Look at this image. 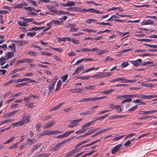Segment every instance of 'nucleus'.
Segmentation results:
<instances>
[{
    "label": "nucleus",
    "mask_w": 157,
    "mask_h": 157,
    "mask_svg": "<svg viewBox=\"0 0 157 157\" xmlns=\"http://www.w3.org/2000/svg\"><path fill=\"white\" fill-rule=\"evenodd\" d=\"M28 54L33 56H36L37 55V53L36 52L32 51H29L28 52Z\"/></svg>",
    "instance_id": "obj_33"
},
{
    "label": "nucleus",
    "mask_w": 157,
    "mask_h": 157,
    "mask_svg": "<svg viewBox=\"0 0 157 157\" xmlns=\"http://www.w3.org/2000/svg\"><path fill=\"white\" fill-rule=\"evenodd\" d=\"M67 6H74L75 5V3L73 1H69L67 3Z\"/></svg>",
    "instance_id": "obj_32"
},
{
    "label": "nucleus",
    "mask_w": 157,
    "mask_h": 157,
    "mask_svg": "<svg viewBox=\"0 0 157 157\" xmlns=\"http://www.w3.org/2000/svg\"><path fill=\"white\" fill-rule=\"evenodd\" d=\"M57 79H56L55 78L52 80V83L50 85H49L48 89L50 92L53 90L54 89V86L56 84Z\"/></svg>",
    "instance_id": "obj_9"
},
{
    "label": "nucleus",
    "mask_w": 157,
    "mask_h": 157,
    "mask_svg": "<svg viewBox=\"0 0 157 157\" xmlns=\"http://www.w3.org/2000/svg\"><path fill=\"white\" fill-rule=\"evenodd\" d=\"M137 40L139 41H145L146 42H149L152 41V40L151 39H137Z\"/></svg>",
    "instance_id": "obj_31"
},
{
    "label": "nucleus",
    "mask_w": 157,
    "mask_h": 157,
    "mask_svg": "<svg viewBox=\"0 0 157 157\" xmlns=\"http://www.w3.org/2000/svg\"><path fill=\"white\" fill-rule=\"evenodd\" d=\"M7 60L6 58L4 57H2L0 58V64L1 65L4 64L5 63V61Z\"/></svg>",
    "instance_id": "obj_26"
},
{
    "label": "nucleus",
    "mask_w": 157,
    "mask_h": 157,
    "mask_svg": "<svg viewBox=\"0 0 157 157\" xmlns=\"http://www.w3.org/2000/svg\"><path fill=\"white\" fill-rule=\"evenodd\" d=\"M63 42H66V41H71V38L70 37H63Z\"/></svg>",
    "instance_id": "obj_56"
},
{
    "label": "nucleus",
    "mask_w": 157,
    "mask_h": 157,
    "mask_svg": "<svg viewBox=\"0 0 157 157\" xmlns=\"http://www.w3.org/2000/svg\"><path fill=\"white\" fill-rule=\"evenodd\" d=\"M41 124L40 123L37 122L35 125V127L36 128V130L38 132H39L40 131V128L41 127Z\"/></svg>",
    "instance_id": "obj_21"
},
{
    "label": "nucleus",
    "mask_w": 157,
    "mask_h": 157,
    "mask_svg": "<svg viewBox=\"0 0 157 157\" xmlns=\"http://www.w3.org/2000/svg\"><path fill=\"white\" fill-rule=\"evenodd\" d=\"M25 105L27 106L29 108H31L33 107V104L32 103H29L26 104Z\"/></svg>",
    "instance_id": "obj_57"
},
{
    "label": "nucleus",
    "mask_w": 157,
    "mask_h": 157,
    "mask_svg": "<svg viewBox=\"0 0 157 157\" xmlns=\"http://www.w3.org/2000/svg\"><path fill=\"white\" fill-rule=\"evenodd\" d=\"M79 150L78 149H73L72 150L67 153L65 155V157H70L73 154L76 153L77 152H79Z\"/></svg>",
    "instance_id": "obj_5"
},
{
    "label": "nucleus",
    "mask_w": 157,
    "mask_h": 157,
    "mask_svg": "<svg viewBox=\"0 0 157 157\" xmlns=\"http://www.w3.org/2000/svg\"><path fill=\"white\" fill-rule=\"evenodd\" d=\"M114 91V89H110L109 90H105L102 92V93H105L106 94H109L112 92H113Z\"/></svg>",
    "instance_id": "obj_37"
},
{
    "label": "nucleus",
    "mask_w": 157,
    "mask_h": 157,
    "mask_svg": "<svg viewBox=\"0 0 157 157\" xmlns=\"http://www.w3.org/2000/svg\"><path fill=\"white\" fill-rule=\"evenodd\" d=\"M56 124V121L54 120L51 121L45 124L44 126V128L47 129L52 127Z\"/></svg>",
    "instance_id": "obj_4"
},
{
    "label": "nucleus",
    "mask_w": 157,
    "mask_h": 157,
    "mask_svg": "<svg viewBox=\"0 0 157 157\" xmlns=\"http://www.w3.org/2000/svg\"><path fill=\"white\" fill-rule=\"evenodd\" d=\"M27 85V83L26 82H24L22 83H19L17 84H16L15 86V87H18L21 86H23L24 85Z\"/></svg>",
    "instance_id": "obj_34"
},
{
    "label": "nucleus",
    "mask_w": 157,
    "mask_h": 157,
    "mask_svg": "<svg viewBox=\"0 0 157 157\" xmlns=\"http://www.w3.org/2000/svg\"><path fill=\"white\" fill-rule=\"evenodd\" d=\"M96 87V85L89 86H86L85 87V89L87 90H91L95 89Z\"/></svg>",
    "instance_id": "obj_22"
},
{
    "label": "nucleus",
    "mask_w": 157,
    "mask_h": 157,
    "mask_svg": "<svg viewBox=\"0 0 157 157\" xmlns=\"http://www.w3.org/2000/svg\"><path fill=\"white\" fill-rule=\"evenodd\" d=\"M29 1V2L32 4L34 6H37V4L36 2L34 1L33 0H28Z\"/></svg>",
    "instance_id": "obj_64"
},
{
    "label": "nucleus",
    "mask_w": 157,
    "mask_h": 157,
    "mask_svg": "<svg viewBox=\"0 0 157 157\" xmlns=\"http://www.w3.org/2000/svg\"><path fill=\"white\" fill-rule=\"evenodd\" d=\"M96 21V20L95 19H90L86 20V22L87 23L90 24L92 22H95Z\"/></svg>",
    "instance_id": "obj_47"
},
{
    "label": "nucleus",
    "mask_w": 157,
    "mask_h": 157,
    "mask_svg": "<svg viewBox=\"0 0 157 157\" xmlns=\"http://www.w3.org/2000/svg\"><path fill=\"white\" fill-rule=\"evenodd\" d=\"M41 144H42L41 143L37 144L34 146L33 148L35 150H37L41 146Z\"/></svg>",
    "instance_id": "obj_53"
},
{
    "label": "nucleus",
    "mask_w": 157,
    "mask_h": 157,
    "mask_svg": "<svg viewBox=\"0 0 157 157\" xmlns=\"http://www.w3.org/2000/svg\"><path fill=\"white\" fill-rule=\"evenodd\" d=\"M102 74H104V77H106L108 76H111V75H112V74L111 72L109 73L107 72L105 73H102Z\"/></svg>",
    "instance_id": "obj_60"
},
{
    "label": "nucleus",
    "mask_w": 157,
    "mask_h": 157,
    "mask_svg": "<svg viewBox=\"0 0 157 157\" xmlns=\"http://www.w3.org/2000/svg\"><path fill=\"white\" fill-rule=\"evenodd\" d=\"M93 10V8H91L90 9H86V8H84L83 9V10H80V11H83L84 12H87L89 11H90L91 12H92V11Z\"/></svg>",
    "instance_id": "obj_46"
},
{
    "label": "nucleus",
    "mask_w": 157,
    "mask_h": 157,
    "mask_svg": "<svg viewBox=\"0 0 157 157\" xmlns=\"http://www.w3.org/2000/svg\"><path fill=\"white\" fill-rule=\"evenodd\" d=\"M82 120V119H80L76 120L71 121H70L71 124L70 125H68V127L71 128H73L78 125L77 123L81 121Z\"/></svg>",
    "instance_id": "obj_3"
},
{
    "label": "nucleus",
    "mask_w": 157,
    "mask_h": 157,
    "mask_svg": "<svg viewBox=\"0 0 157 157\" xmlns=\"http://www.w3.org/2000/svg\"><path fill=\"white\" fill-rule=\"evenodd\" d=\"M83 30L85 31V32L88 33H90V32H96V30H93L92 29H86L85 30Z\"/></svg>",
    "instance_id": "obj_58"
},
{
    "label": "nucleus",
    "mask_w": 157,
    "mask_h": 157,
    "mask_svg": "<svg viewBox=\"0 0 157 157\" xmlns=\"http://www.w3.org/2000/svg\"><path fill=\"white\" fill-rule=\"evenodd\" d=\"M51 48L52 50L56 51L57 52H58L59 53H61L63 51L62 49L61 48H56L53 47H52Z\"/></svg>",
    "instance_id": "obj_43"
},
{
    "label": "nucleus",
    "mask_w": 157,
    "mask_h": 157,
    "mask_svg": "<svg viewBox=\"0 0 157 157\" xmlns=\"http://www.w3.org/2000/svg\"><path fill=\"white\" fill-rule=\"evenodd\" d=\"M116 109H117V111L118 113H121L122 112V109L120 106L117 105L116 106Z\"/></svg>",
    "instance_id": "obj_55"
},
{
    "label": "nucleus",
    "mask_w": 157,
    "mask_h": 157,
    "mask_svg": "<svg viewBox=\"0 0 157 157\" xmlns=\"http://www.w3.org/2000/svg\"><path fill=\"white\" fill-rule=\"evenodd\" d=\"M64 104V103L63 102H62L60 104H59V105H57L55 106V107L51 109L50 110L51 111H52L58 109H59V108H60L61 105H63Z\"/></svg>",
    "instance_id": "obj_24"
},
{
    "label": "nucleus",
    "mask_w": 157,
    "mask_h": 157,
    "mask_svg": "<svg viewBox=\"0 0 157 157\" xmlns=\"http://www.w3.org/2000/svg\"><path fill=\"white\" fill-rule=\"evenodd\" d=\"M19 144V142H17L15 144H13L12 146H10L9 147V149H15L17 147L18 145Z\"/></svg>",
    "instance_id": "obj_29"
},
{
    "label": "nucleus",
    "mask_w": 157,
    "mask_h": 157,
    "mask_svg": "<svg viewBox=\"0 0 157 157\" xmlns=\"http://www.w3.org/2000/svg\"><path fill=\"white\" fill-rule=\"evenodd\" d=\"M157 112V110H152L147 111H140L139 112L140 114L145 115Z\"/></svg>",
    "instance_id": "obj_14"
},
{
    "label": "nucleus",
    "mask_w": 157,
    "mask_h": 157,
    "mask_svg": "<svg viewBox=\"0 0 157 157\" xmlns=\"http://www.w3.org/2000/svg\"><path fill=\"white\" fill-rule=\"evenodd\" d=\"M137 107H138V105H135V106H133V107H131V108L129 109L128 110V111H134V110H135V109H136L137 108Z\"/></svg>",
    "instance_id": "obj_50"
},
{
    "label": "nucleus",
    "mask_w": 157,
    "mask_h": 157,
    "mask_svg": "<svg viewBox=\"0 0 157 157\" xmlns=\"http://www.w3.org/2000/svg\"><path fill=\"white\" fill-rule=\"evenodd\" d=\"M27 141V143H26V144H28L30 145H31L32 144L36 142V141L34 139H30L29 138H28Z\"/></svg>",
    "instance_id": "obj_17"
},
{
    "label": "nucleus",
    "mask_w": 157,
    "mask_h": 157,
    "mask_svg": "<svg viewBox=\"0 0 157 157\" xmlns=\"http://www.w3.org/2000/svg\"><path fill=\"white\" fill-rule=\"evenodd\" d=\"M154 24V21L151 20H144L141 23L142 25H153Z\"/></svg>",
    "instance_id": "obj_11"
},
{
    "label": "nucleus",
    "mask_w": 157,
    "mask_h": 157,
    "mask_svg": "<svg viewBox=\"0 0 157 157\" xmlns=\"http://www.w3.org/2000/svg\"><path fill=\"white\" fill-rule=\"evenodd\" d=\"M70 28V32H77L78 29V28H74V27H69Z\"/></svg>",
    "instance_id": "obj_45"
},
{
    "label": "nucleus",
    "mask_w": 157,
    "mask_h": 157,
    "mask_svg": "<svg viewBox=\"0 0 157 157\" xmlns=\"http://www.w3.org/2000/svg\"><path fill=\"white\" fill-rule=\"evenodd\" d=\"M44 134V135H51V131H49L48 130H46L43 131Z\"/></svg>",
    "instance_id": "obj_61"
},
{
    "label": "nucleus",
    "mask_w": 157,
    "mask_h": 157,
    "mask_svg": "<svg viewBox=\"0 0 157 157\" xmlns=\"http://www.w3.org/2000/svg\"><path fill=\"white\" fill-rule=\"evenodd\" d=\"M15 43L17 44V46H22L28 44V41L25 40L22 41H15Z\"/></svg>",
    "instance_id": "obj_12"
},
{
    "label": "nucleus",
    "mask_w": 157,
    "mask_h": 157,
    "mask_svg": "<svg viewBox=\"0 0 157 157\" xmlns=\"http://www.w3.org/2000/svg\"><path fill=\"white\" fill-rule=\"evenodd\" d=\"M119 81H121L122 82L132 83L136 81V80L133 79L129 80L126 79L125 78H118Z\"/></svg>",
    "instance_id": "obj_6"
},
{
    "label": "nucleus",
    "mask_w": 157,
    "mask_h": 157,
    "mask_svg": "<svg viewBox=\"0 0 157 157\" xmlns=\"http://www.w3.org/2000/svg\"><path fill=\"white\" fill-rule=\"evenodd\" d=\"M52 24H53L55 25H60L61 22L57 20H52L51 21Z\"/></svg>",
    "instance_id": "obj_23"
},
{
    "label": "nucleus",
    "mask_w": 157,
    "mask_h": 157,
    "mask_svg": "<svg viewBox=\"0 0 157 157\" xmlns=\"http://www.w3.org/2000/svg\"><path fill=\"white\" fill-rule=\"evenodd\" d=\"M51 155L50 153H45L44 154H41L38 155V156H39V157H41V156L43 155L45 157H47Z\"/></svg>",
    "instance_id": "obj_62"
},
{
    "label": "nucleus",
    "mask_w": 157,
    "mask_h": 157,
    "mask_svg": "<svg viewBox=\"0 0 157 157\" xmlns=\"http://www.w3.org/2000/svg\"><path fill=\"white\" fill-rule=\"evenodd\" d=\"M91 76V77H92L94 78H95L96 79H99L100 78L104 77V74H102V73H101L100 74H96Z\"/></svg>",
    "instance_id": "obj_18"
},
{
    "label": "nucleus",
    "mask_w": 157,
    "mask_h": 157,
    "mask_svg": "<svg viewBox=\"0 0 157 157\" xmlns=\"http://www.w3.org/2000/svg\"><path fill=\"white\" fill-rule=\"evenodd\" d=\"M18 24L20 26H27L28 25L25 22L19 21L18 22Z\"/></svg>",
    "instance_id": "obj_30"
},
{
    "label": "nucleus",
    "mask_w": 157,
    "mask_h": 157,
    "mask_svg": "<svg viewBox=\"0 0 157 157\" xmlns=\"http://www.w3.org/2000/svg\"><path fill=\"white\" fill-rule=\"evenodd\" d=\"M122 144H119L117 146H116L114 147L111 150V153L112 154H113L114 153L118 151L120 147H121Z\"/></svg>",
    "instance_id": "obj_13"
},
{
    "label": "nucleus",
    "mask_w": 157,
    "mask_h": 157,
    "mask_svg": "<svg viewBox=\"0 0 157 157\" xmlns=\"http://www.w3.org/2000/svg\"><path fill=\"white\" fill-rule=\"evenodd\" d=\"M94 121H90L88 123L83 125L82 126V129L84 130V131L85 132L87 130V128L89 127V126L94 124Z\"/></svg>",
    "instance_id": "obj_7"
},
{
    "label": "nucleus",
    "mask_w": 157,
    "mask_h": 157,
    "mask_svg": "<svg viewBox=\"0 0 157 157\" xmlns=\"http://www.w3.org/2000/svg\"><path fill=\"white\" fill-rule=\"evenodd\" d=\"M61 147V146L59 143L58 144L53 147V149L54 150V151H57Z\"/></svg>",
    "instance_id": "obj_39"
},
{
    "label": "nucleus",
    "mask_w": 157,
    "mask_h": 157,
    "mask_svg": "<svg viewBox=\"0 0 157 157\" xmlns=\"http://www.w3.org/2000/svg\"><path fill=\"white\" fill-rule=\"evenodd\" d=\"M9 48H10L13 52H15L16 51L15 45L14 43L12 44L9 46Z\"/></svg>",
    "instance_id": "obj_25"
},
{
    "label": "nucleus",
    "mask_w": 157,
    "mask_h": 157,
    "mask_svg": "<svg viewBox=\"0 0 157 157\" xmlns=\"http://www.w3.org/2000/svg\"><path fill=\"white\" fill-rule=\"evenodd\" d=\"M99 68V67H93L90 68H88L86 69L85 71H83L82 73H85L89 71H90L92 70H98Z\"/></svg>",
    "instance_id": "obj_27"
},
{
    "label": "nucleus",
    "mask_w": 157,
    "mask_h": 157,
    "mask_svg": "<svg viewBox=\"0 0 157 157\" xmlns=\"http://www.w3.org/2000/svg\"><path fill=\"white\" fill-rule=\"evenodd\" d=\"M84 69V66L82 65L78 67L77 68L75 69L74 73L73 74V76L76 74H78L79 72L83 70Z\"/></svg>",
    "instance_id": "obj_8"
},
{
    "label": "nucleus",
    "mask_w": 157,
    "mask_h": 157,
    "mask_svg": "<svg viewBox=\"0 0 157 157\" xmlns=\"http://www.w3.org/2000/svg\"><path fill=\"white\" fill-rule=\"evenodd\" d=\"M94 152V151H92L91 152L86 153L85 154V155H83L81 156V157H86V156H89V155H92Z\"/></svg>",
    "instance_id": "obj_54"
},
{
    "label": "nucleus",
    "mask_w": 157,
    "mask_h": 157,
    "mask_svg": "<svg viewBox=\"0 0 157 157\" xmlns=\"http://www.w3.org/2000/svg\"><path fill=\"white\" fill-rule=\"evenodd\" d=\"M12 121H13V120L11 119H8V120H5L4 121H1L0 123V125H1L3 124H6V123H7L10 122H12Z\"/></svg>",
    "instance_id": "obj_28"
},
{
    "label": "nucleus",
    "mask_w": 157,
    "mask_h": 157,
    "mask_svg": "<svg viewBox=\"0 0 157 157\" xmlns=\"http://www.w3.org/2000/svg\"><path fill=\"white\" fill-rule=\"evenodd\" d=\"M30 117L29 115H27L23 117L21 120L19 121L20 124L22 126L25 124H27L30 122Z\"/></svg>",
    "instance_id": "obj_2"
},
{
    "label": "nucleus",
    "mask_w": 157,
    "mask_h": 157,
    "mask_svg": "<svg viewBox=\"0 0 157 157\" xmlns=\"http://www.w3.org/2000/svg\"><path fill=\"white\" fill-rule=\"evenodd\" d=\"M58 10H51L50 11L49 13L51 15H54L55 13L56 14H58Z\"/></svg>",
    "instance_id": "obj_44"
},
{
    "label": "nucleus",
    "mask_w": 157,
    "mask_h": 157,
    "mask_svg": "<svg viewBox=\"0 0 157 157\" xmlns=\"http://www.w3.org/2000/svg\"><path fill=\"white\" fill-rule=\"evenodd\" d=\"M62 83V82L60 80H59L58 81V83H57V87L55 90L56 91L57 90L60 89Z\"/></svg>",
    "instance_id": "obj_36"
},
{
    "label": "nucleus",
    "mask_w": 157,
    "mask_h": 157,
    "mask_svg": "<svg viewBox=\"0 0 157 157\" xmlns=\"http://www.w3.org/2000/svg\"><path fill=\"white\" fill-rule=\"evenodd\" d=\"M129 65V63L127 61H124L121 64V66L123 68Z\"/></svg>",
    "instance_id": "obj_35"
},
{
    "label": "nucleus",
    "mask_w": 157,
    "mask_h": 157,
    "mask_svg": "<svg viewBox=\"0 0 157 157\" xmlns=\"http://www.w3.org/2000/svg\"><path fill=\"white\" fill-rule=\"evenodd\" d=\"M41 54L42 55H46L48 56H51L52 55L51 53L45 52H42Z\"/></svg>",
    "instance_id": "obj_48"
},
{
    "label": "nucleus",
    "mask_w": 157,
    "mask_h": 157,
    "mask_svg": "<svg viewBox=\"0 0 157 157\" xmlns=\"http://www.w3.org/2000/svg\"><path fill=\"white\" fill-rule=\"evenodd\" d=\"M132 100V98L126 99L122 101V103H124L125 102H130Z\"/></svg>",
    "instance_id": "obj_63"
},
{
    "label": "nucleus",
    "mask_w": 157,
    "mask_h": 157,
    "mask_svg": "<svg viewBox=\"0 0 157 157\" xmlns=\"http://www.w3.org/2000/svg\"><path fill=\"white\" fill-rule=\"evenodd\" d=\"M14 54L13 52H8L6 55V57H5L7 60L11 58L13 56Z\"/></svg>",
    "instance_id": "obj_19"
},
{
    "label": "nucleus",
    "mask_w": 157,
    "mask_h": 157,
    "mask_svg": "<svg viewBox=\"0 0 157 157\" xmlns=\"http://www.w3.org/2000/svg\"><path fill=\"white\" fill-rule=\"evenodd\" d=\"M51 115H48V116H44L42 117V119L44 121H46L48 119L51 118Z\"/></svg>",
    "instance_id": "obj_49"
},
{
    "label": "nucleus",
    "mask_w": 157,
    "mask_h": 157,
    "mask_svg": "<svg viewBox=\"0 0 157 157\" xmlns=\"http://www.w3.org/2000/svg\"><path fill=\"white\" fill-rule=\"evenodd\" d=\"M24 62L27 63H32L33 61V59H30L29 58L24 59Z\"/></svg>",
    "instance_id": "obj_52"
},
{
    "label": "nucleus",
    "mask_w": 157,
    "mask_h": 157,
    "mask_svg": "<svg viewBox=\"0 0 157 157\" xmlns=\"http://www.w3.org/2000/svg\"><path fill=\"white\" fill-rule=\"evenodd\" d=\"M36 33L35 32H29L27 33V36H29L31 37H33L36 34Z\"/></svg>",
    "instance_id": "obj_40"
},
{
    "label": "nucleus",
    "mask_w": 157,
    "mask_h": 157,
    "mask_svg": "<svg viewBox=\"0 0 157 157\" xmlns=\"http://www.w3.org/2000/svg\"><path fill=\"white\" fill-rule=\"evenodd\" d=\"M142 60L140 59H139L136 60L132 61L131 63L133 64L136 67H137L140 65V63H142Z\"/></svg>",
    "instance_id": "obj_10"
},
{
    "label": "nucleus",
    "mask_w": 157,
    "mask_h": 157,
    "mask_svg": "<svg viewBox=\"0 0 157 157\" xmlns=\"http://www.w3.org/2000/svg\"><path fill=\"white\" fill-rule=\"evenodd\" d=\"M24 69H25V68H24V67H22V68H17V69H15L14 70H13L11 72V74H14L19 71H23V70H24Z\"/></svg>",
    "instance_id": "obj_20"
},
{
    "label": "nucleus",
    "mask_w": 157,
    "mask_h": 157,
    "mask_svg": "<svg viewBox=\"0 0 157 157\" xmlns=\"http://www.w3.org/2000/svg\"><path fill=\"white\" fill-rule=\"evenodd\" d=\"M20 123H19V122H16V123H12L11 125V127H14L15 126L17 127L18 126H21L20 124Z\"/></svg>",
    "instance_id": "obj_41"
},
{
    "label": "nucleus",
    "mask_w": 157,
    "mask_h": 157,
    "mask_svg": "<svg viewBox=\"0 0 157 157\" xmlns=\"http://www.w3.org/2000/svg\"><path fill=\"white\" fill-rule=\"evenodd\" d=\"M23 7L22 4H19L16 5L13 8L14 9L21 8Z\"/></svg>",
    "instance_id": "obj_42"
},
{
    "label": "nucleus",
    "mask_w": 157,
    "mask_h": 157,
    "mask_svg": "<svg viewBox=\"0 0 157 157\" xmlns=\"http://www.w3.org/2000/svg\"><path fill=\"white\" fill-rule=\"evenodd\" d=\"M106 97V96H102L99 97H94L93 98H84L79 100L78 101V102L79 103L83 101L89 102L92 101H95L98 100L104 99Z\"/></svg>",
    "instance_id": "obj_1"
},
{
    "label": "nucleus",
    "mask_w": 157,
    "mask_h": 157,
    "mask_svg": "<svg viewBox=\"0 0 157 157\" xmlns=\"http://www.w3.org/2000/svg\"><path fill=\"white\" fill-rule=\"evenodd\" d=\"M68 76V75H65L63 76L62 77L61 79H62L63 82H64L66 81V80L67 79Z\"/></svg>",
    "instance_id": "obj_59"
},
{
    "label": "nucleus",
    "mask_w": 157,
    "mask_h": 157,
    "mask_svg": "<svg viewBox=\"0 0 157 157\" xmlns=\"http://www.w3.org/2000/svg\"><path fill=\"white\" fill-rule=\"evenodd\" d=\"M108 115H109V114H107V115L105 114L102 116L97 117H96V118H94V120L92 121H94V122L95 121H98V120H103L106 117H107V116H108Z\"/></svg>",
    "instance_id": "obj_15"
},
{
    "label": "nucleus",
    "mask_w": 157,
    "mask_h": 157,
    "mask_svg": "<svg viewBox=\"0 0 157 157\" xmlns=\"http://www.w3.org/2000/svg\"><path fill=\"white\" fill-rule=\"evenodd\" d=\"M71 41L74 44H78L79 43V40L74 39V38L71 39Z\"/></svg>",
    "instance_id": "obj_51"
},
{
    "label": "nucleus",
    "mask_w": 157,
    "mask_h": 157,
    "mask_svg": "<svg viewBox=\"0 0 157 157\" xmlns=\"http://www.w3.org/2000/svg\"><path fill=\"white\" fill-rule=\"evenodd\" d=\"M125 115H116L115 116H112L109 117V119H115L118 118H124L126 117Z\"/></svg>",
    "instance_id": "obj_16"
},
{
    "label": "nucleus",
    "mask_w": 157,
    "mask_h": 157,
    "mask_svg": "<svg viewBox=\"0 0 157 157\" xmlns=\"http://www.w3.org/2000/svg\"><path fill=\"white\" fill-rule=\"evenodd\" d=\"M142 86L145 87H152L153 86V85L152 84L150 83H142Z\"/></svg>",
    "instance_id": "obj_38"
}]
</instances>
